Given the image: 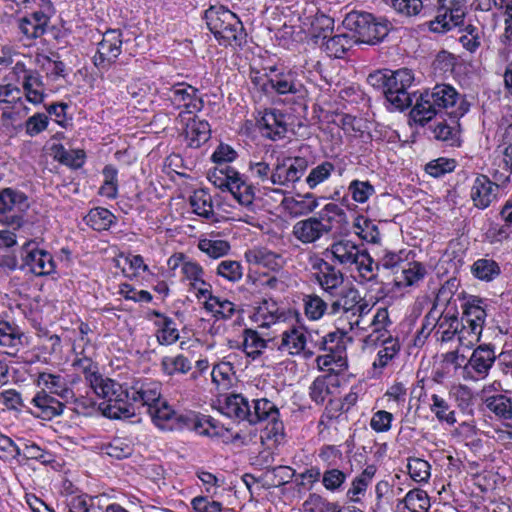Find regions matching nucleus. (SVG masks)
Returning a JSON list of instances; mask_svg holds the SVG:
<instances>
[{"label": "nucleus", "instance_id": "39448f33", "mask_svg": "<svg viewBox=\"0 0 512 512\" xmlns=\"http://www.w3.org/2000/svg\"><path fill=\"white\" fill-rule=\"evenodd\" d=\"M345 29L353 32L356 43L376 45L382 42L393 29L385 17H377L365 11H350L343 20Z\"/></svg>", "mask_w": 512, "mask_h": 512}, {"label": "nucleus", "instance_id": "5701e85b", "mask_svg": "<svg viewBox=\"0 0 512 512\" xmlns=\"http://www.w3.org/2000/svg\"><path fill=\"white\" fill-rule=\"evenodd\" d=\"M499 188V185L492 182L486 175H478L473 182L470 193L474 206L479 209L489 207L496 200Z\"/></svg>", "mask_w": 512, "mask_h": 512}, {"label": "nucleus", "instance_id": "58836bf2", "mask_svg": "<svg viewBox=\"0 0 512 512\" xmlns=\"http://www.w3.org/2000/svg\"><path fill=\"white\" fill-rule=\"evenodd\" d=\"M471 273L480 281L491 282L500 275L501 269L495 260L481 258L473 263Z\"/></svg>", "mask_w": 512, "mask_h": 512}, {"label": "nucleus", "instance_id": "bf43d9fd", "mask_svg": "<svg viewBox=\"0 0 512 512\" xmlns=\"http://www.w3.org/2000/svg\"><path fill=\"white\" fill-rule=\"evenodd\" d=\"M348 191L355 202L362 204L375 193V188L369 181L355 179L350 182Z\"/></svg>", "mask_w": 512, "mask_h": 512}, {"label": "nucleus", "instance_id": "a211bd4d", "mask_svg": "<svg viewBox=\"0 0 512 512\" xmlns=\"http://www.w3.org/2000/svg\"><path fill=\"white\" fill-rule=\"evenodd\" d=\"M121 47V31L115 29L106 31L102 41L98 44L97 53L94 56V64L98 68H107L121 54Z\"/></svg>", "mask_w": 512, "mask_h": 512}, {"label": "nucleus", "instance_id": "f03ea898", "mask_svg": "<svg viewBox=\"0 0 512 512\" xmlns=\"http://www.w3.org/2000/svg\"><path fill=\"white\" fill-rule=\"evenodd\" d=\"M38 384L44 385L49 392L42 389L30 400L34 408L30 413L37 418L50 421L63 413L66 404L77 401L73 389L59 374L40 372Z\"/></svg>", "mask_w": 512, "mask_h": 512}, {"label": "nucleus", "instance_id": "f3484780", "mask_svg": "<svg viewBox=\"0 0 512 512\" xmlns=\"http://www.w3.org/2000/svg\"><path fill=\"white\" fill-rule=\"evenodd\" d=\"M461 301V322L474 326V329L482 328L487 317V300L476 295H470L462 291L457 295Z\"/></svg>", "mask_w": 512, "mask_h": 512}, {"label": "nucleus", "instance_id": "680f3d73", "mask_svg": "<svg viewBox=\"0 0 512 512\" xmlns=\"http://www.w3.org/2000/svg\"><path fill=\"white\" fill-rule=\"evenodd\" d=\"M198 248L209 257L217 259L225 256L230 250V244L225 240H200Z\"/></svg>", "mask_w": 512, "mask_h": 512}, {"label": "nucleus", "instance_id": "603ef678", "mask_svg": "<svg viewBox=\"0 0 512 512\" xmlns=\"http://www.w3.org/2000/svg\"><path fill=\"white\" fill-rule=\"evenodd\" d=\"M104 454L116 460H122L133 454V446L122 438H116L102 448Z\"/></svg>", "mask_w": 512, "mask_h": 512}, {"label": "nucleus", "instance_id": "393cba45", "mask_svg": "<svg viewBox=\"0 0 512 512\" xmlns=\"http://www.w3.org/2000/svg\"><path fill=\"white\" fill-rule=\"evenodd\" d=\"M362 251L363 249L351 240L342 239L333 243L330 248L326 250L325 255L328 258V255L331 254L333 261L345 267H350L351 265H355L359 260Z\"/></svg>", "mask_w": 512, "mask_h": 512}, {"label": "nucleus", "instance_id": "a878e982", "mask_svg": "<svg viewBox=\"0 0 512 512\" xmlns=\"http://www.w3.org/2000/svg\"><path fill=\"white\" fill-rule=\"evenodd\" d=\"M245 259L249 264L262 266L271 271H279L284 265L282 255L265 247H255L247 250Z\"/></svg>", "mask_w": 512, "mask_h": 512}, {"label": "nucleus", "instance_id": "49530a36", "mask_svg": "<svg viewBox=\"0 0 512 512\" xmlns=\"http://www.w3.org/2000/svg\"><path fill=\"white\" fill-rule=\"evenodd\" d=\"M158 327L157 339L161 345H171L179 338L176 323L170 317L155 322Z\"/></svg>", "mask_w": 512, "mask_h": 512}, {"label": "nucleus", "instance_id": "9d476101", "mask_svg": "<svg viewBox=\"0 0 512 512\" xmlns=\"http://www.w3.org/2000/svg\"><path fill=\"white\" fill-rule=\"evenodd\" d=\"M27 195L14 188L0 190V223L18 229L23 225V213L29 208Z\"/></svg>", "mask_w": 512, "mask_h": 512}, {"label": "nucleus", "instance_id": "6e6d98bb", "mask_svg": "<svg viewBox=\"0 0 512 512\" xmlns=\"http://www.w3.org/2000/svg\"><path fill=\"white\" fill-rule=\"evenodd\" d=\"M21 449V456L24 459L37 460L42 464H50L54 462V455L51 452L41 448L35 442L26 441L24 443V447Z\"/></svg>", "mask_w": 512, "mask_h": 512}, {"label": "nucleus", "instance_id": "423d86ee", "mask_svg": "<svg viewBox=\"0 0 512 512\" xmlns=\"http://www.w3.org/2000/svg\"><path fill=\"white\" fill-rule=\"evenodd\" d=\"M94 393L106 400L102 410L110 419H129L136 415V408L129 402V387L103 376L91 386Z\"/></svg>", "mask_w": 512, "mask_h": 512}, {"label": "nucleus", "instance_id": "0e129e2a", "mask_svg": "<svg viewBox=\"0 0 512 512\" xmlns=\"http://www.w3.org/2000/svg\"><path fill=\"white\" fill-rule=\"evenodd\" d=\"M334 169V164L329 161H324L313 168L306 178V183L309 188L314 189L316 186L326 181Z\"/></svg>", "mask_w": 512, "mask_h": 512}, {"label": "nucleus", "instance_id": "a18cd8bd", "mask_svg": "<svg viewBox=\"0 0 512 512\" xmlns=\"http://www.w3.org/2000/svg\"><path fill=\"white\" fill-rule=\"evenodd\" d=\"M317 364L321 369H327L336 373H340L347 369L346 350L341 352H328V354L318 356Z\"/></svg>", "mask_w": 512, "mask_h": 512}, {"label": "nucleus", "instance_id": "dca6fc26", "mask_svg": "<svg viewBox=\"0 0 512 512\" xmlns=\"http://www.w3.org/2000/svg\"><path fill=\"white\" fill-rule=\"evenodd\" d=\"M312 269L315 271V280L328 297L335 294L345 283L344 274L337 269L331 262L323 258H317L312 263Z\"/></svg>", "mask_w": 512, "mask_h": 512}, {"label": "nucleus", "instance_id": "6e6552de", "mask_svg": "<svg viewBox=\"0 0 512 512\" xmlns=\"http://www.w3.org/2000/svg\"><path fill=\"white\" fill-rule=\"evenodd\" d=\"M269 71L270 74H266L267 80L262 86L263 91L273 90L280 95L291 94L296 100H304L308 96L303 71L288 69L278 72L275 66L269 67Z\"/></svg>", "mask_w": 512, "mask_h": 512}, {"label": "nucleus", "instance_id": "c85d7f7f", "mask_svg": "<svg viewBox=\"0 0 512 512\" xmlns=\"http://www.w3.org/2000/svg\"><path fill=\"white\" fill-rule=\"evenodd\" d=\"M396 508L400 512L405 510L409 512H428L430 499L426 491L415 488L410 490L402 500H399Z\"/></svg>", "mask_w": 512, "mask_h": 512}, {"label": "nucleus", "instance_id": "37998d69", "mask_svg": "<svg viewBox=\"0 0 512 512\" xmlns=\"http://www.w3.org/2000/svg\"><path fill=\"white\" fill-rule=\"evenodd\" d=\"M243 336V351L248 357L256 359L267 347V341L257 331L252 329H245Z\"/></svg>", "mask_w": 512, "mask_h": 512}, {"label": "nucleus", "instance_id": "79ce46f5", "mask_svg": "<svg viewBox=\"0 0 512 512\" xmlns=\"http://www.w3.org/2000/svg\"><path fill=\"white\" fill-rule=\"evenodd\" d=\"M204 307L207 311L213 313L216 318L221 319L231 318L236 311L234 303L214 295H210L205 301Z\"/></svg>", "mask_w": 512, "mask_h": 512}, {"label": "nucleus", "instance_id": "7c9ffc66", "mask_svg": "<svg viewBox=\"0 0 512 512\" xmlns=\"http://www.w3.org/2000/svg\"><path fill=\"white\" fill-rule=\"evenodd\" d=\"M319 203L312 193H307L300 199L286 197L282 201V206L292 217H300L313 212Z\"/></svg>", "mask_w": 512, "mask_h": 512}, {"label": "nucleus", "instance_id": "4be33fe9", "mask_svg": "<svg viewBox=\"0 0 512 512\" xmlns=\"http://www.w3.org/2000/svg\"><path fill=\"white\" fill-rule=\"evenodd\" d=\"M307 337L302 327L292 326L281 334V341L278 350L295 356L303 354L306 358H310L313 352L306 349Z\"/></svg>", "mask_w": 512, "mask_h": 512}, {"label": "nucleus", "instance_id": "4d7b16f0", "mask_svg": "<svg viewBox=\"0 0 512 512\" xmlns=\"http://www.w3.org/2000/svg\"><path fill=\"white\" fill-rule=\"evenodd\" d=\"M393 10L405 17H414L420 14L423 9L422 0H385Z\"/></svg>", "mask_w": 512, "mask_h": 512}, {"label": "nucleus", "instance_id": "8fccbe9b", "mask_svg": "<svg viewBox=\"0 0 512 512\" xmlns=\"http://www.w3.org/2000/svg\"><path fill=\"white\" fill-rule=\"evenodd\" d=\"M425 267L419 262L407 263L402 267L401 278L396 280L397 285L412 286L424 278Z\"/></svg>", "mask_w": 512, "mask_h": 512}, {"label": "nucleus", "instance_id": "4c0bfd02", "mask_svg": "<svg viewBox=\"0 0 512 512\" xmlns=\"http://www.w3.org/2000/svg\"><path fill=\"white\" fill-rule=\"evenodd\" d=\"M51 151L56 161L68 167L77 169L84 164L85 153L83 150H67L62 144H54Z\"/></svg>", "mask_w": 512, "mask_h": 512}, {"label": "nucleus", "instance_id": "ea45409f", "mask_svg": "<svg viewBox=\"0 0 512 512\" xmlns=\"http://www.w3.org/2000/svg\"><path fill=\"white\" fill-rule=\"evenodd\" d=\"M305 315L310 320H319L325 314L329 315L330 301H325L316 294L305 295L303 298Z\"/></svg>", "mask_w": 512, "mask_h": 512}, {"label": "nucleus", "instance_id": "412c9836", "mask_svg": "<svg viewBox=\"0 0 512 512\" xmlns=\"http://www.w3.org/2000/svg\"><path fill=\"white\" fill-rule=\"evenodd\" d=\"M24 253V266H27L34 275L45 276L54 272L55 262L49 252L37 248L30 249V243H27Z\"/></svg>", "mask_w": 512, "mask_h": 512}, {"label": "nucleus", "instance_id": "f257e3e1", "mask_svg": "<svg viewBox=\"0 0 512 512\" xmlns=\"http://www.w3.org/2000/svg\"><path fill=\"white\" fill-rule=\"evenodd\" d=\"M223 415L238 420L247 421L249 424L267 421V436L279 442L284 438V424L279 419L280 413L278 407L266 398L253 400L251 406L248 400L241 394H231L225 398L220 407Z\"/></svg>", "mask_w": 512, "mask_h": 512}, {"label": "nucleus", "instance_id": "7ed1b4c3", "mask_svg": "<svg viewBox=\"0 0 512 512\" xmlns=\"http://www.w3.org/2000/svg\"><path fill=\"white\" fill-rule=\"evenodd\" d=\"M204 19L220 45L241 49L247 44V33L243 23L235 13L224 6H211L205 11Z\"/></svg>", "mask_w": 512, "mask_h": 512}, {"label": "nucleus", "instance_id": "09e8293b", "mask_svg": "<svg viewBox=\"0 0 512 512\" xmlns=\"http://www.w3.org/2000/svg\"><path fill=\"white\" fill-rule=\"evenodd\" d=\"M332 377L329 375L318 376L314 379L309 387V396L317 405L325 402L327 396L331 393L330 381Z\"/></svg>", "mask_w": 512, "mask_h": 512}, {"label": "nucleus", "instance_id": "13d9d810", "mask_svg": "<svg viewBox=\"0 0 512 512\" xmlns=\"http://www.w3.org/2000/svg\"><path fill=\"white\" fill-rule=\"evenodd\" d=\"M355 265L365 280L373 281L377 278V272L380 269L379 262H375L366 250L363 249Z\"/></svg>", "mask_w": 512, "mask_h": 512}, {"label": "nucleus", "instance_id": "72a5a7b5", "mask_svg": "<svg viewBox=\"0 0 512 512\" xmlns=\"http://www.w3.org/2000/svg\"><path fill=\"white\" fill-rule=\"evenodd\" d=\"M354 44H356V40L352 35L342 33L331 35L321 43V46L330 57L342 58Z\"/></svg>", "mask_w": 512, "mask_h": 512}, {"label": "nucleus", "instance_id": "6ab92c4d", "mask_svg": "<svg viewBox=\"0 0 512 512\" xmlns=\"http://www.w3.org/2000/svg\"><path fill=\"white\" fill-rule=\"evenodd\" d=\"M168 99L176 108L184 107L188 113L199 112L204 107V101L198 95V89L186 83L173 85L169 89Z\"/></svg>", "mask_w": 512, "mask_h": 512}, {"label": "nucleus", "instance_id": "3c124183", "mask_svg": "<svg viewBox=\"0 0 512 512\" xmlns=\"http://www.w3.org/2000/svg\"><path fill=\"white\" fill-rule=\"evenodd\" d=\"M487 408L496 416L505 420L512 417V404L508 397L505 395L490 396L485 400Z\"/></svg>", "mask_w": 512, "mask_h": 512}, {"label": "nucleus", "instance_id": "2eb2a0df", "mask_svg": "<svg viewBox=\"0 0 512 512\" xmlns=\"http://www.w3.org/2000/svg\"><path fill=\"white\" fill-rule=\"evenodd\" d=\"M496 360L495 347L492 344H482L474 349L464 367L465 379H483L488 376Z\"/></svg>", "mask_w": 512, "mask_h": 512}, {"label": "nucleus", "instance_id": "20e7f679", "mask_svg": "<svg viewBox=\"0 0 512 512\" xmlns=\"http://www.w3.org/2000/svg\"><path fill=\"white\" fill-rule=\"evenodd\" d=\"M461 99L456 89L449 84H437L432 89H426L416 97L410 111V118L424 126L443 110L454 108Z\"/></svg>", "mask_w": 512, "mask_h": 512}, {"label": "nucleus", "instance_id": "a19ab883", "mask_svg": "<svg viewBox=\"0 0 512 512\" xmlns=\"http://www.w3.org/2000/svg\"><path fill=\"white\" fill-rule=\"evenodd\" d=\"M115 216L108 209L96 207L89 211L85 217L87 225L96 231L107 230L115 221Z\"/></svg>", "mask_w": 512, "mask_h": 512}, {"label": "nucleus", "instance_id": "cd10ccee", "mask_svg": "<svg viewBox=\"0 0 512 512\" xmlns=\"http://www.w3.org/2000/svg\"><path fill=\"white\" fill-rule=\"evenodd\" d=\"M460 322L458 319V311L455 308L453 312L447 310L440 315L437 314V328L435 334L442 342H449L458 335Z\"/></svg>", "mask_w": 512, "mask_h": 512}, {"label": "nucleus", "instance_id": "e433bc0d", "mask_svg": "<svg viewBox=\"0 0 512 512\" xmlns=\"http://www.w3.org/2000/svg\"><path fill=\"white\" fill-rule=\"evenodd\" d=\"M43 86L42 77L38 72L32 70L25 71L23 88L29 102L38 104L43 101Z\"/></svg>", "mask_w": 512, "mask_h": 512}, {"label": "nucleus", "instance_id": "473e14b6", "mask_svg": "<svg viewBox=\"0 0 512 512\" xmlns=\"http://www.w3.org/2000/svg\"><path fill=\"white\" fill-rule=\"evenodd\" d=\"M229 192L235 200L244 207H251L255 199V188L246 182L238 172L237 176L229 183Z\"/></svg>", "mask_w": 512, "mask_h": 512}, {"label": "nucleus", "instance_id": "5fc2aeb1", "mask_svg": "<svg viewBox=\"0 0 512 512\" xmlns=\"http://www.w3.org/2000/svg\"><path fill=\"white\" fill-rule=\"evenodd\" d=\"M348 331L337 328L335 331L328 333L324 336L320 342V349L332 352V351H345L346 346L344 338L347 337Z\"/></svg>", "mask_w": 512, "mask_h": 512}, {"label": "nucleus", "instance_id": "ddd939ff", "mask_svg": "<svg viewBox=\"0 0 512 512\" xmlns=\"http://www.w3.org/2000/svg\"><path fill=\"white\" fill-rule=\"evenodd\" d=\"M332 231L331 217L312 216L296 222L292 227V235L302 244H312Z\"/></svg>", "mask_w": 512, "mask_h": 512}, {"label": "nucleus", "instance_id": "69168bd1", "mask_svg": "<svg viewBox=\"0 0 512 512\" xmlns=\"http://www.w3.org/2000/svg\"><path fill=\"white\" fill-rule=\"evenodd\" d=\"M334 19L326 16H317L315 21L312 23V35L316 42L322 40L324 42L333 33Z\"/></svg>", "mask_w": 512, "mask_h": 512}, {"label": "nucleus", "instance_id": "aec40b11", "mask_svg": "<svg viewBox=\"0 0 512 512\" xmlns=\"http://www.w3.org/2000/svg\"><path fill=\"white\" fill-rule=\"evenodd\" d=\"M328 297L330 301L329 316L351 313L356 304L361 302L360 292L352 283H347Z\"/></svg>", "mask_w": 512, "mask_h": 512}, {"label": "nucleus", "instance_id": "052dcab7", "mask_svg": "<svg viewBox=\"0 0 512 512\" xmlns=\"http://www.w3.org/2000/svg\"><path fill=\"white\" fill-rule=\"evenodd\" d=\"M407 469L410 477L416 482H426L430 478V464L421 458L408 459Z\"/></svg>", "mask_w": 512, "mask_h": 512}, {"label": "nucleus", "instance_id": "e2e57ef3", "mask_svg": "<svg viewBox=\"0 0 512 512\" xmlns=\"http://www.w3.org/2000/svg\"><path fill=\"white\" fill-rule=\"evenodd\" d=\"M400 350L399 343L394 339H387L384 341V346L377 353L376 359L373 362L374 368H384L387 364L398 354Z\"/></svg>", "mask_w": 512, "mask_h": 512}, {"label": "nucleus", "instance_id": "de8ad7c7", "mask_svg": "<svg viewBox=\"0 0 512 512\" xmlns=\"http://www.w3.org/2000/svg\"><path fill=\"white\" fill-rule=\"evenodd\" d=\"M348 474L336 467H328L322 474V484L330 492L343 490Z\"/></svg>", "mask_w": 512, "mask_h": 512}, {"label": "nucleus", "instance_id": "2f4dec72", "mask_svg": "<svg viewBox=\"0 0 512 512\" xmlns=\"http://www.w3.org/2000/svg\"><path fill=\"white\" fill-rule=\"evenodd\" d=\"M185 136L190 147L199 148L210 139V124L205 120L193 118L186 125Z\"/></svg>", "mask_w": 512, "mask_h": 512}, {"label": "nucleus", "instance_id": "bb28decb", "mask_svg": "<svg viewBox=\"0 0 512 512\" xmlns=\"http://www.w3.org/2000/svg\"><path fill=\"white\" fill-rule=\"evenodd\" d=\"M49 20L44 12L35 11L19 19L18 27L26 38L36 39L46 32Z\"/></svg>", "mask_w": 512, "mask_h": 512}, {"label": "nucleus", "instance_id": "c9c22d12", "mask_svg": "<svg viewBox=\"0 0 512 512\" xmlns=\"http://www.w3.org/2000/svg\"><path fill=\"white\" fill-rule=\"evenodd\" d=\"M22 334L8 322H0V346L7 355H16L22 346Z\"/></svg>", "mask_w": 512, "mask_h": 512}, {"label": "nucleus", "instance_id": "f704fd0d", "mask_svg": "<svg viewBox=\"0 0 512 512\" xmlns=\"http://www.w3.org/2000/svg\"><path fill=\"white\" fill-rule=\"evenodd\" d=\"M375 473L376 467L374 465L367 466L361 474L352 480L351 486L346 492V497L352 502H360L361 496L365 495Z\"/></svg>", "mask_w": 512, "mask_h": 512}, {"label": "nucleus", "instance_id": "338daca9", "mask_svg": "<svg viewBox=\"0 0 512 512\" xmlns=\"http://www.w3.org/2000/svg\"><path fill=\"white\" fill-rule=\"evenodd\" d=\"M433 133L437 140H441L449 146H458L460 144L459 129L456 125L450 126L440 122L435 126Z\"/></svg>", "mask_w": 512, "mask_h": 512}, {"label": "nucleus", "instance_id": "f8f14e48", "mask_svg": "<svg viewBox=\"0 0 512 512\" xmlns=\"http://www.w3.org/2000/svg\"><path fill=\"white\" fill-rule=\"evenodd\" d=\"M308 161L304 157L277 158L273 163L272 185L292 187L305 174Z\"/></svg>", "mask_w": 512, "mask_h": 512}, {"label": "nucleus", "instance_id": "b1692460", "mask_svg": "<svg viewBox=\"0 0 512 512\" xmlns=\"http://www.w3.org/2000/svg\"><path fill=\"white\" fill-rule=\"evenodd\" d=\"M258 125L262 135L274 141L283 138L287 132L285 115L276 109L265 111Z\"/></svg>", "mask_w": 512, "mask_h": 512}, {"label": "nucleus", "instance_id": "4468645a", "mask_svg": "<svg viewBox=\"0 0 512 512\" xmlns=\"http://www.w3.org/2000/svg\"><path fill=\"white\" fill-rule=\"evenodd\" d=\"M468 0H438V9L435 21L440 26L432 29L437 32H445L463 23L467 12Z\"/></svg>", "mask_w": 512, "mask_h": 512}, {"label": "nucleus", "instance_id": "774afa93", "mask_svg": "<svg viewBox=\"0 0 512 512\" xmlns=\"http://www.w3.org/2000/svg\"><path fill=\"white\" fill-rule=\"evenodd\" d=\"M482 331V328L474 329V326L461 322L457 335L459 344L466 348L473 347L480 341Z\"/></svg>", "mask_w": 512, "mask_h": 512}, {"label": "nucleus", "instance_id": "0eeeda50", "mask_svg": "<svg viewBox=\"0 0 512 512\" xmlns=\"http://www.w3.org/2000/svg\"><path fill=\"white\" fill-rule=\"evenodd\" d=\"M156 426L162 430L188 429L199 435L219 436V426L211 416L202 415L194 411L176 413L170 406L158 412Z\"/></svg>", "mask_w": 512, "mask_h": 512}, {"label": "nucleus", "instance_id": "864d4df0", "mask_svg": "<svg viewBox=\"0 0 512 512\" xmlns=\"http://www.w3.org/2000/svg\"><path fill=\"white\" fill-rule=\"evenodd\" d=\"M431 400L432 404L430 409L439 421L446 422L449 425L456 423L455 412L450 410L449 404L445 399L433 394Z\"/></svg>", "mask_w": 512, "mask_h": 512}, {"label": "nucleus", "instance_id": "9b49d317", "mask_svg": "<svg viewBox=\"0 0 512 512\" xmlns=\"http://www.w3.org/2000/svg\"><path fill=\"white\" fill-rule=\"evenodd\" d=\"M388 75L385 96L387 101L399 110H404L405 108L412 106V97H417L415 93L412 95L407 91L414 80L412 71L407 68H402L396 71L389 70Z\"/></svg>", "mask_w": 512, "mask_h": 512}, {"label": "nucleus", "instance_id": "1a4fd4ad", "mask_svg": "<svg viewBox=\"0 0 512 512\" xmlns=\"http://www.w3.org/2000/svg\"><path fill=\"white\" fill-rule=\"evenodd\" d=\"M129 402L133 403L136 410L146 407L155 424L158 412L169 406L161 397V384L156 381L135 382L129 387Z\"/></svg>", "mask_w": 512, "mask_h": 512}, {"label": "nucleus", "instance_id": "c756f323", "mask_svg": "<svg viewBox=\"0 0 512 512\" xmlns=\"http://www.w3.org/2000/svg\"><path fill=\"white\" fill-rule=\"evenodd\" d=\"M189 204L193 213L206 220L216 221L213 209V201L210 193L205 189H198L189 198Z\"/></svg>", "mask_w": 512, "mask_h": 512}, {"label": "nucleus", "instance_id": "c03bdc74", "mask_svg": "<svg viewBox=\"0 0 512 512\" xmlns=\"http://www.w3.org/2000/svg\"><path fill=\"white\" fill-rule=\"evenodd\" d=\"M191 367L192 365L190 360L182 354L165 356L161 360L162 371L168 376L178 373L186 374L191 370Z\"/></svg>", "mask_w": 512, "mask_h": 512}]
</instances>
